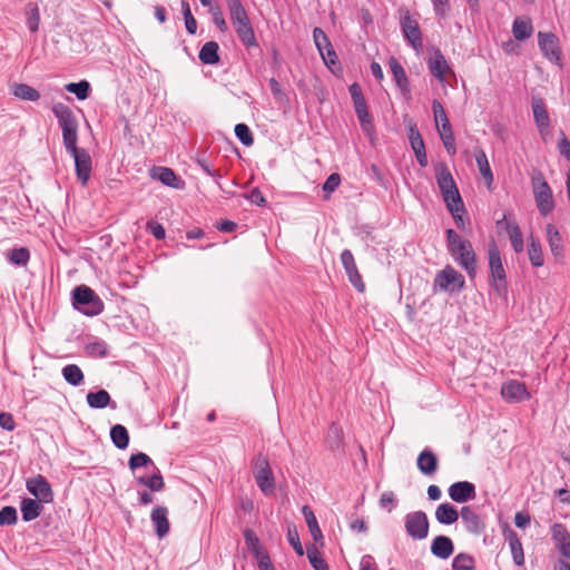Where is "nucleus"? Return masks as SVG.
I'll return each instance as SVG.
<instances>
[{"mask_svg": "<svg viewBox=\"0 0 570 570\" xmlns=\"http://www.w3.org/2000/svg\"><path fill=\"white\" fill-rule=\"evenodd\" d=\"M449 249L454 259L462 266L470 277L475 276L476 258L472 244L468 239H463L453 229L446 230Z\"/></svg>", "mask_w": 570, "mask_h": 570, "instance_id": "f257e3e1", "label": "nucleus"}, {"mask_svg": "<svg viewBox=\"0 0 570 570\" xmlns=\"http://www.w3.org/2000/svg\"><path fill=\"white\" fill-rule=\"evenodd\" d=\"M435 177L449 212L458 210V208L460 209L462 206L461 195L452 174L444 164H440L435 167Z\"/></svg>", "mask_w": 570, "mask_h": 570, "instance_id": "f03ea898", "label": "nucleus"}, {"mask_svg": "<svg viewBox=\"0 0 570 570\" xmlns=\"http://www.w3.org/2000/svg\"><path fill=\"white\" fill-rule=\"evenodd\" d=\"M52 112L58 119L62 130V140L65 148H71L78 141V121L72 110L62 102L52 106Z\"/></svg>", "mask_w": 570, "mask_h": 570, "instance_id": "7ed1b4c3", "label": "nucleus"}, {"mask_svg": "<svg viewBox=\"0 0 570 570\" xmlns=\"http://www.w3.org/2000/svg\"><path fill=\"white\" fill-rule=\"evenodd\" d=\"M72 305L88 316L99 315L104 311L102 301L87 285L75 287L72 291Z\"/></svg>", "mask_w": 570, "mask_h": 570, "instance_id": "20e7f679", "label": "nucleus"}, {"mask_svg": "<svg viewBox=\"0 0 570 570\" xmlns=\"http://www.w3.org/2000/svg\"><path fill=\"white\" fill-rule=\"evenodd\" d=\"M531 187L541 215L547 216L554 208L552 190L540 170H534L531 175Z\"/></svg>", "mask_w": 570, "mask_h": 570, "instance_id": "39448f33", "label": "nucleus"}, {"mask_svg": "<svg viewBox=\"0 0 570 570\" xmlns=\"http://www.w3.org/2000/svg\"><path fill=\"white\" fill-rule=\"evenodd\" d=\"M254 479L261 491L271 495L275 491V479L266 456L259 454L254 462Z\"/></svg>", "mask_w": 570, "mask_h": 570, "instance_id": "423d86ee", "label": "nucleus"}, {"mask_svg": "<svg viewBox=\"0 0 570 570\" xmlns=\"http://www.w3.org/2000/svg\"><path fill=\"white\" fill-rule=\"evenodd\" d=\"M75 159L76 175L82 186H86L91 174L92 161L89 153L83 148H78L73 145L71 148H66Z\"/></svg>", "mask_w": 570, "mask_h": 570, "instance_id": "0eeeda50", "label": "nucleus"}, {"mask_svg": "<svg viewBox=\"0 0 570 570\" xmlns=\"http://www.w3.org/2000/svg\"><path fill=\"white\" fill-rule=\"evenodd\" d=\"M404 525L406 533L414 540H423L429 534V520L423 511L407 513Z\"/></svg>", "mask_w": 570, "mask_h": 570, "instance_id": "6e6552de", "label": "nucleus"}, {"mask_svg": "<svg viewBox=\"0 0 570 570\" xmlns=\"http://www.w3.org/2000/svg\"><path fill=\"white\" fill-rule=\"evenodd\" d=\"M539 47L544 57L551 62L562 66V50L558 37L552 32L538 33Z\"/></svg>", "mask_w": 570, "mask_h": 570, "instance_id": "1a4fd4ad", "label": "nucleus"}, {"mask_svg": "<svg viewBox=\"0 0 570 570\" xmlns=\"http://www.w3.org/2000/svg\"><path fill=\"white\" fill-rule=\"evenodd\" d=\"M434 285L442 291H461L464 287V277L452 266L448 265L435 275Z\"/></svg>", "mask_w": 570, "mask_h": 570, "instance_id": "9d476101", "label": "nucleus"}, {"mask_svg": "<svg viewBox=\"0 0 570 570\" xmlns=\"http://www.w3.org/2000/svg\"><path fill=\"white\" fill-rule=\"evenodd\" d=\"M27 490L38 500L39 502L50 503L53 500V492L50 483L47 479L38 474L35 478H30L26 482Z\"/></svg>", "mask_w": 570, "mask_h": 570, "instance_id": "9b49d317", "label": "nucleus"}, {"mask_svg": "<svg viewBox=\"0 0 570 570\" xmlns=\"http://www.w3.org/2000/svg\"><path fill=\"white\" fill-rule=\"evenodd\" d=\"M489 266L495 289L500 291V283L505 281V271L501 261L500 250L494 242L489 245Z\"/></svg>", "mask_w": 570, "mask_h": 570, "instance_id": "f8f14e48", "label": "nucleus"}, {"mask_svg": "<svg viewBox=\"0 0 570 570\" xmlns=\"http://www.w3.org/2000/svg\"><path fill=\"white\" fill-rule=\"evenodd\" d=\"M501 394L504 400L512 403L530 399L525 384L515 380L504 383L501 387Z\"/></svg>", "mask_w": 570, "mask_h": 570, "instance_id": "ddd939ff", "label": "nucleus"}, {"mask_svg": "<svg viewBox=\"0 0 570 570\" xmlns=\"http://www.w3.org/2000/svg\"><path fill=\"white\" fill-rule=\"evenodd\" d=\"M551 535L562 557L570 560V533L562 523L551 527Z\"/></svg>", "mask_w": 570, "mask_h": 570, "instance_id": "4468645a", "label": "nucleus"}, {"mask_svg": "<svg viewBox=\"0 0 570 570\" xmlns=\"http://www.w3.org/2000/svg\"><path fill=\"white\" fill-rule=\"evenodd\" d=\"M449 495L453 501L463 503L475 497V487L468 481L456 482L449 488Z\"/></svg>", "mask_w": 570, "mask_h": 570, "instance_id": "2eb2a0df", "label": "nucleus"}, {"mask_svg": "<svg viewBox=\"0 0 570 570\" xmlns=\"http://www.w3.org/2000/svg\"><path fill=\"white\" fill-rule=\"evenodd\" d=\"M358 120L361 122L362 129L365 135L368 137V140L372 146H375L376 136H375V127L373 124L372 116L368 114V110L364 104V98L358 94Z\"/></svg>", "mask_w": 570, "mask_h": 570, "instance_id": "dca6fc26", "label": "nucleus"}, {"mask_svg": "<svg viewBox=\"0 0 570 570\" xmlns=\"http://www.w3.org/2000/svg\"><path fill=\"white\" fill-rule=\"evenodd\" d=\"M532 111L539 132L541 135H544L546 132H548V129L550 127V119L544 102L541 98H533Z\"/></svg>", "mask_w": 570, "mask_h": 570, "instance_id": "f3484780", "label": "nucleus"}, {"mask_svg": "<svg viewBox=\"0 0 570 570\" xmlns=\"http://www.w3.org/2000/svg\"><path fill=\"white\" fill-rule=\"evenodd\" d=\"M402 30L405 38L411 42L414 48L422 46V37L419 23L409 14L404 16L401 21Z\"/></svg>", "mask_w": 570, "mask_h": 570, "instance_id": "a211bd4d", "label": "nucleus"}, {"mask_svg": "<svg viewBox=\"0 0 570 570\" xmlns=\"http://www.w3.org/2000/svg\"><path fill=\"white\" fill-rule=\"evenodd\" d=\"M460 515L465 529L473 534H480L484 530V523L479 514H476L470 507H463Z\"/></svg>", "mask_w": 570, "mask_h": 570, "instance_id": "6ab92c4d", "label": "nucleus"}, {"mask_svg": "<svg viewBox=\"0 0 570 570\" xmlns=\"http://www.w3.org/2000/svg\"><path fill=\"white\" fill-rule=\"evenodd\" d=\"M416 465L422 474L431 476L436 472L439 461L431 450L425 449L419 454Z\"/></svg>", "mask_w": 570, "mask_h": 570, "instance_id": "aec40b11", "label": "nucleus"}, {"mask_svg": "<svg viewBox=\"0 0 570 570\" xmlns=\"http://www.w3.org/2000/svg\"><path fill=\"white\" fill-rule=\"evenodd\" d=\"M167 514L168 510L165 507H156L151 511L150 519L159 538L165 537L169 532V521Z\"/></svg>", "mask_w": 570, "mask_h": 570, "instance_id": "412c9836", "label": "nucleus"}, {"mask_svg": "<svg viewBox=\"0 0 570 570\" xmlns=\"http://www.w3.org/2000/svg\"><path fill=\"white\" fill-rule=\"evenodd\" d=\"M454 551L452 540L445 535H438L434 538L431 544V552L440 558L448 559Z\"/></svg>", "mask_w": 570, "mask_h": 570, "instance_id": "4be33fe9", "label": "nucleus"}, {"mask_svg": "<svg viewBox=\"0 0 570 570\" xmlns=\"http://www.w3.org/2000/svg\"><path fill=\"white\" fill-rule=\"evenodd\" d=\"M9 90L21 100L38 101L40 99V92L27 83L13 82L10 85Z\"/></svg>", "mask_w": 570, "mask_h": 570, "instance_id": "5701e85b", "label": "nucleus"}, {"mask_svg": "<svg viewBox=\"0 0 570 570\" xmlns=\"http://www.w3.org/2000/svg\"><path fill=\"white\" fill-rule=\"evenodd\" d=\"M235 31H236L240 42L247 49H258L259 50V46L256 41L255 32L250 24V21H247L245 23L236 26Z\"/></svg>", "mask_w": 570, "mask_h": 570, "instance_id": "b1692460", "label": "nucleus"}, {"mask_svg": "<svg viewBox=\"0 0 570 570\" xmlns=\"http://www.w3.org/2000/svg\"><path fill=\"white\" fill-rule=\"evenodd\" d=\"M428 66L431 73L435 78H438L440 81L444 80L449 66L440 50H436L434 55L429 59Z\"/></svg>", "mask_w": 570, "mask_h": 570, "instance_id": "393cba45", "label": "nucleus"}, {"mask_svg": "<svg viewBox=\"0 0 570 570\" xmlns=\"http://www.w3.org/2000/svg\"><path fill=\"white\" fill-rule=\"evenodd\" d=\"M42 503L35 499L24 498L20 504L23 521L29 522L37 519L43 510Z\"/></svg>", "mask_w": 570, "mask_h": 570, "instance_id": "a878e982", "label": "nucleus"}, {"mask_svg": "<svg viewBox=\"0 0 570 570\" xmlns=\"http://www.w3.org/2000/svg\"><path fill=\"white\" fill-rule=\"evenodd\" d=\"M302 513L305 518V521L308 527V531H309L314 542L316 544L320 543L321 546H323L324 544L323 534H322L321 528L318 525L317 519H316L313 510L308 505H304L302 508Z\"/></svg>", "mask_w": 570, "mask_h": 570, "instance_id": "bb28decb", "label": "nucleus"}, {"mask_svg": "<svg viewBox=\"0 0 570 570\" xmlns=\"http://www.w3.org/2000/svg\"><path fill=\"white\" fill-rule=\"evenodd\" d=\"M410 140H411L412 149L415 154V157H416L419 164L422 167H425L428 165L425 146H424V141H423L419 130L415 127H412L410 129Z\"/></svg>", "mask_w": 570, "mask_h": 570, "instance_id": "cd10ccee", "label": "nucleus"}, {"mask_svg": "<svg viewBox=\"0 0 570 570\" xmlns=\"http://www.w3.org/2000/svg\"><path fill=\"white\" fill-rule=\"evenodd\" d=\"M230 21L234 27L249 21L247 12L240 0H227Z\"/></svg>", "mask_w": 570, "mask_h": 570, "instance_id": "c85d7f7f", "label": "nucleus"}, {"mask_svg": "<svg viewBox=\"0 0 570 570\" xmlns=\"http://www.w3.org/2000/svg\"><path fill=\"white\" fill-rule=\"evenodd\" d=\"M547 237L548 243L551 249V253L554 257H562L563 254V240L562 237L557 229V227L552 224L547 225Z\"/></svg>", "mask_w": 570, "mask_h": 570, "instance_id": "c756f323", "label": "nucleus"}, {"mask_svg": "<svg viewBox=\"0 0 570 570\" xmlns=\"http://www.w3.org/2000/svg\"><path fill=\"white\" fill-rule=\"evenodd\" d=\"M86 400L88 405L92 409H105L108 405H111L112 409L116 407V404L111 403L110 395L106 390L89 392Z\"/></svg>", "mask_w": 570, "mask_h": 570, "instance_id": "7c9ffc66", "label": "nucleus"}, {"mask_svg": "<svg viewBox=\"0 0 570 570\" xmlns=\"http://www.w3.org/2000/svg\"><path fill=\"white\" fill-rule=\"evenodd\" d=\"M219 46L216 41L206 42L199 51V60L204 65H216L219 62Z\"/></svg>", "mask_w": 570, "mask_h": 570, "instance_id": "2f4dec72", "label": "nucleus"}, {"mask_svg": "<svg viewBox=\"0 0 570 570\" xmlns=\"http://www.w3.org/2000/svg\"><path fill=\"white\" fill-rule=\"evenodd\" d=\"M153 178L160 180L164 185L169 187H179V178L176 176L175 171L168 167H154L151 169Z\"/></svg>", "mask_w": 570, "mask_h": 570, "instance_id": "473e14b6", "label": "nucleus"}, {"mask_svg": "<svg viewBox=\"0 0 570 570\" xmlns=\"http://www.w3.org/2000/svg\"><path fill=\"white\" fill-rule=\"evenodd\" d=\"M435 518L442 524H452L458 521L459 512L450 503H442L435 510Z\"/></svg>", "mask_w": 570, "mask_h": 570, "instance_id": "72a5a7b5", "label": "nucleus"}, {"mask_svg": "<svg viewBox=\"0 0 570 570\" xmlns=\"http://www.w3.org/2000/svg\"><path fill=\"white\" fill-rule=\"evenodd\" d=\"M155 472L150 476L140 475L136 480L139 484L147 487L150 491H161L165 488L164 479L157 466L154 465Z\"/></svg>", "mask_w": 570, "mask_h": 570, "instance_id": "f704fd0d", "label": "nucleus"}, {"mask_svg": "<svg viewBox=\"0 0 570 570\" xmlns=\"http://www.w3.org/2000/svg\"><path fill=\"white\" fill-rule=\"evenodd\" d=\"M507 539L509 541L511 554L517 566L524 564V552L522 543L514 531H509Z\"/></svg>", "mask_w": 570, "mask_h": 570, "instance_id": "c9c22d12", "label": "nucleus"}, {"mask_svg": "<svg viewBox=\"0 0 570 570\" xmlns=\"http://www.w3.org/2000/svg\"><path fill=\"white\" fill-rule=\"evenodd\" d=\"M512 32L514 38L519 41L530 38L533 32L531 21L529 19L517 18L513 21Z\"/></svg>", "mask_w": 570, "mask_h": 570, "instance_id": "e433bc0d", "label": "nucleus"}, {"mask_svg": "<svg viewBox=\"0 0 570 570\" xmlns=\"http://www.w3.org/2000/svg\"><path fill=\"white\" fill-rule=\"evenodd\" d=\"M475 161L481 176L485 180L488 187H490L493 183V174L488 161L487 155L482 149H478L475 151Z\"/></svg>", "mask_w": 570, "mask_h": 570, "instance_id": "4c0bfd02", "label": "nucleus"}, {"mask_svg": "<svg viewBox=\"0 0 570 570\" xmlns=\"http://www.w3.org/2000/svg\"><path fill=\"white\" fill-rule=\"evenodd\" d=\"M110 438L116 448L124 450L129 444V433L121 424H116L110 430Z\"/></svg>", "mask_w": 570, "mask_h": 570, "instance_id": "58836bf2", "label": "nucleus"}, {"mask_svg": "<svg viewBox=\"0 0 570 570\" xmlns=\"http://www.w3.org/2000/svg\"><path fill=\"white\" fill-rule=\"evenodd\" d=\"M63 379L73 386H78L83 382V373L76 364H68L62 368Z\"/></svg>", "mask_w": 570, "mask_h": 570, "instance_id": "ea45409f", "label": "nucleus"}, {"mask_svg": "<svg viewBox=\"0 0 570 570\" xmlns=\"http://www.w3.org/2000/svg\"><path fill=\"white\" fill-rule=\"evenodd\" d=\"M342 264L346 271L350 282L356 286V266L354 263V255L350 249H345L341 254Z\"/></svg>", "mask_w": 570, "mask_h": 570, "instance_id": "a19ab883", "label": "nucleus"}, {"mask_svg": "<svg viewBox=\"0 0 570 570\" xmlns=\"http://www.w3.org/2000/svg\"><path fill=\"white\" fill-rule=\"evenodd\" d=\"M390 70L395 79L396 85L401 89H405L407 87V77L405 73L404 68L401 66V63L395 59L391 58L389 60Z\"/></svg>", "mask_w": 570, "mask_h": 570, "instance_id": "79ce46f5", "label": "nucleus"}, {"mask_svg": "<svg viewBox=\"0 0 570 570\" xmlns=\"http://www.w3.org/2000/svg\"><path fill=\"white\" fill-rule=\"evenodd\" d=\"M528 255L531 264L534 267H541L543 265V253L541 245L538 240L531 237L529 248H528Z\"/></svg>", "mask_w": 570, "mask_h": 570, "instance_id": "37998d69", "label": "nucleus"}, {"mask_svg": "<svg viewBox=\"0 0 570 570\" xmlns=\"http://www.w3.org/2000/svg\"><path fill=\"white\" fill-rule=\"evenodd\" d=\"M30 258V252L27 247L13 248L8 253V259L11 264L26 266Z\"/></svg>", "mask_w": 570, "mask_h": 570, "instance_id": "c03bdc74", "label": "nucleus"}, {"mask_svg": "<svg viewBox=\"0 0 570 570\" xmlns=\"http://www.w3.org/2000/svg\"><path fill=\"white\" fill-rule=\"evenodd\" d=\"M507 233L509 235V238L511 240L512 247L517 253H520L523 250V238L522 233L520 230V227L517 224H508L507 225Z\"/></svg>", "mask_w": 570, "mask_h": 570, "instance_id": "a18cd8bd", "label": "nucleus"}, {"mask_svg": "<svg viewBox=\"0 0 570 570\" xmlns=\"http://www.w3.org/2000/svg\"><path fill=\"white\" fill-rule=\"evenodd\" d=\"M306 554L309 563L315 570H330L327 563L322 558L318 549L315 546H308Z\"/></svg>", "mask_w": 570, "mask_h": 570, "instance_id": "49530a36", "label": "nucleus"}, {"mask_svg": "<svg viewBox=\"0 0 570 570\" xmlns=\"http://www.w3.org/2000/svg\"><path fill=\"white\" fill-rule=\"evenodd\" d=\"M65 88L68 92L76 95V97L80 100L86 99L90 91V85L86 80L67 83Z\"/></svg>", "mask_w": 570, "mask_h": 570, "instance_id": "de8ad7c7", "label": "nucleus"}, {"mask_svg": "<svg viewBox=\"0 0 570 570\" xmlns=\"http://www.w3.org/2000/svg\"><path fill=\"white\" fill-rule=\"evenodd\" d=\"M475 562L469 553H459L452 561L453 570H474Z\"/></svg>", "mask_w": 570, "mask_h": 570, "instance_id": "09e8293b", "label": "nucleus"}, {"mask_svg": "<svg viewBox=\"0 0 570 570\" xmlns=\"http://www.w3.org/2000/svg\"><path fill=\"white\" fill-rule=\"evenodd\" d=\"M313 39L320 55L333 47L327 35L318 27L313 30Z\"/></svg>", "mask_w": 570, "mask_h": 570, "instance_id": "8fccbe9b", "label": "nucleus"}, {"mask_svg": "<svg viewBox=\"0 0 570 570\" xmlns=\"http://www.w3.org/2000/svg\"><path fill=\"white\" fill-rule=\"evenodd\" d=\"M287 540L299 557L304 556V549L301 543L297 529L294 524H288L287 527Z\"/></svg>", "mask_w": 570, "mask_h": 570, "instance_id": "3c124183", "label": "nucleus"}, {"mask_svg": "<svg viewBox=\"0 0 570 570\" xmlns=\"http://www.w3.org/2000/svg\"><path fill=\"white\" fill-rule=\"evenodd\" d=\"M235 135L244 146H252L254 138L249 127L245 124H237L235 126Z\"/></svg>", "mask_w": 570, "mask_h": 570, "instance_id": "603ef678", "label": "nucleus"}, {"mask_svg": "<svg viewBox=\"0 0 570 570\" xmlns=\"http://www.w3.org/2000/svg\"><path fill=\"white\" fill-rule=\"evenodd\" d=\"M244 539H245V544L252 554L264 549L259 543L258 537L252 529L247 528L244 530Z\"/></svg>", "mask_w": 570, "mask_h": 570, "instance_id": "864d4df0", "label": "nucleus"}, {"mask_svg": "<svg viewBox=\"0 0 570 570\" xmlns=\"http://www.w3.org/2000/svg\"><path fill=\"white\" fill-rule=\"evenodd\" d=\"M128 465L131 471H135L138 468H142V466H148V465L154 466V463H153L151 459L146 453L139 452V453L132 454L130 456Z\"/></svg>", "mask_w": 570, "mask_h": 570, "instance_id": "5fc2aeb1", "label": "nucleus"}, {"mask_svg": "<svg viewBox=\"0 0 570 570\" xmlns=\"http://www.w3.org/2000/svg\"><path fill=\"white\" fill-rule=\"evenodd\" d=\"M17 510L13 507L7 505L0 510V525H11L17 523Z\"/></svg>", "mask_w": 570, "mask_h": 570, "instance_id": "6e6d98bb", "label": "nucleus"}, {"mask_svg": "<svg viewBox=\"0 0 570 570\" xmlns=\"http://www.w3.org/2000/svg\"><path fill=\"white\" fill-rule=\"evenodd\" d=\"M253 557L255 558L259 570H275L265 548L254 553Z\"/></svg>", "mask_w": 570, "mask_h": 570, "instance_id": "4d7b16f0", "label": "nucleus"}, {"mask_svg": "<svg viewBox=\"0 0 570 570\" xmlns=\"http://www.w3.org/2000/svg\"><path fill=\"white\" fill-rule=\"evenodd\" d=\"M86 353L90 356L105 357L107 344L104 341H95L86 345Z\"/></svg>", "mask_w": 570, "mask_h": 570, "instance_id": "13d9d810", "label": "nucleus"}, {"mask_svg": "<svg viewBox=\"0 0 570 570\" xmlns=\"http://www.w3.org/2000/svg\"><path fill=\"white\" fill-rule=\"evenodd\" d=\"M432 110H433L435 127L439 125L450 122L449 118L446 116V112L439 100H433Z\"/></svg>", "mask_w": 570, "mask_h": 570, "instance_id": "bf43d9fd", "label": "nucleus"}, {"mask_svg": "<svg viewBox=\"0 0 570 570\" xmlns=\"http://www.w3.org/2000/svg\"><path fill=\"white\" fill-rule=\"evenodd\" d=\"M341 183V177L338 174H331L325 183L323 184V190L325 193L324 198L328 199L330 195L338 187Z\"/></svg>", "mask_w": 570, "mask_h": 570, "instance_id": "052dcab7", "label": "nucleus"}, {"mask_svg": "<svg viewBox=\"0 0 570 570\" xmlns=\"http://www.w3.org/2000/svg\"><path fill=\"white\" fill-rule=\"evenodd\" d=\"M40 23V14L37 6H32L28 12L27 24L31 32H37Z\"/></svg>", "mask_w": 570, "mask_h": 570, "instance_id": "680f3d73", "label": "nucleus"}, {"mask_svg": "<svg viewBox=\"0 0 570 570\" xmlns=\"http://www.w3.org/2000/svg\"><path fill=\"white\" fill-rule=\"evenodd\" d=\"M321 57L324 61V63L332 70V72L335 73L334 66L337 63V55L333 47L331 49H327L323 53H321Z\"/></svg>", "mask_w": 570, "mask_h": 570, "instance_id": "e2e57ef3", "label": "nucleus"}, {"mask_svg": "<svg viewBox=\"0 0 570 570\" xmlns=\"http://www.w3.org/2000/svg\"><path fill=\"white\" fill-rule=\"evenodd\" d=\"M210 12L213 13V20L216 27L223 32L226 31L227 24L220 9L218 7H212Z\"/></svg>", "mask_w": 570, "mask_h": 570, "instance_id": "0e129e2a", "label": "nucleus"}, {"mask_svg": "<svg viewBox=\"0 0 570 570\" xmlns=\"http://www.w3.org/2000/svg\"><path fill=\"white\" fill-rule=\"evenodd\" d=\"M0 426L7 431L14 430L16 423H14V420H13V416L11 413H8V412L0 413Z\"/></svg>", "mask_w": 570, "mask_h": 570, "instance_id": "69168bd1", "label": "nucleus"}, {"mask_svg": "<svg viewBox=\"0 0 570 570\" xmlns=\"http://www.w3.org/2000/svg\"><path fill=\"white\" fill-rule=\"evenodd\" d=\"M147 226H148L149 232L153 234V236L156 239L160 240V239L165 238V229L159 223L150 222V223H148Z\"/></svg>", "mask_w": 570, "mask_h": 570, "instance_id": "338daca9", "label": "nucleus"}, {"mask_svg": "<svg viewBox=\"0 0 570 570\" xmlns=\"http://www.w3.org/2000/svg\"><path fill=\"white\" fill-rule=\"evenodd\" d=\"M247 198L250 200V203L259 206L265 205L266 203L265 197L263 196L262 191L258 188H253L249 191Z\"/></svg>", "mask_w": 570, "mask_h": 570, "instance_id": "774afa93", "label": "nucleus"}]
</instances>
